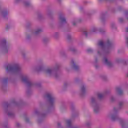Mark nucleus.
<instances>
[{
	"instance_id": "1",
	"label": "nucleus",
	"mask_w": 128,
	"mask_h": 128,
	"mask_svg": "<svg viewBox=\"0 0 128 128\" xmlns=\"http://www.w3.org/2000/svg\"><path fill=\"white\" fill-rule=\"evenodd\" d=\"M6 70L8 72H12L14 74H18L20 72V67L18 64L14 65H8L6 67Z\"/></svg>"
},
{
	"instance_id": "2",
	"label": "nucleus",
	"mask_w": 128,
	"mask_h": 128,
	"mask_svg": "<svg viewBox=\"0 0 128 128\" xmlns=\"http://www.w3.org/2000/svg\"><path fill=\"white\" fill-rule=\"evenodd\" d=\"M48 98L49 100L50 103V104H52L54 102V98L50 94H48L46 95Z\"/></svg>"
},
{
	"instance_id": "3",
	"label": "nucleus",
	"mask_w": 128,
	"mask_h": 128,
	"mask_svg": "<svg viewBox=\"0 0 128 128\" xmlns=\"http://www.w3.org/2000/svg\"><path fill=\"white\" fill-rule=\"evenodd\" d=\"M71 64L74 70H78V65L76 64V63H74V60H72Z\"/></svg>"
},
{
	"instance_id": "4",
	"label": "nucleus",
	"mask_w": 128,
	"mask_h": 128,
	"mask_svg": "<svg viewBox=\"0 0 128 128\" xmlns=\"http://www.w3.org/2000/svg\"><path fill=\"white\" fill-rule=\"evenodd\" d=\"M98 44L99 46H100L101 48H104V46H106V44H104V42L102 40L100 41Z\"/></svg>"
},
{
	"instance_id": "5",
	"label": "nucleus",
	"mask_w": 128,
	"mask_h": 128,
	"mask_svg": "<svg viewBox=\"0 0 128 128\" xmlns=\"http://www.w3.org/2000/svg\"><path fill=\"white\" fill-rule=\"evenodd\" d=\"M104 62L106 64L107 66H112V63L108 62V59L106 58H104Z\"/></svg>"
},
{
	"instance_id": "6",
	"label": "nucleus",
	"mask_w": 128,
	"mask_h": 128,
	"mask_svg": "<svg viewBox=\"0 0 128 128\" xmlns=\"http://www.w3.org/2000/svg\"><path fill=\"white\" fill-rule=\"evenodd\" d=\"M52 72V70L50 68H48L45 70L46 74H50Z\"/></svg>"
},
{
	"instance_id": "7",
	"label": "nucleus",
	"mask_w": 128,
	"mask_h": 128,
	"mask_svg": "<svg viewBox=\"0 0 128 128\" xmlns=\"http://www.w3.org/2000/svg\"><path fill=\"white\" fill-rule=\"evenodd\" d=\"M117 92H118L119 94H122V90L120 88L118 87L116 88Z\"/></svg>"
},
{
	"instance_id": "8",
	"label": "nucleus",
	"mask_w": 128,
	"mask_h": 128,
	"mask_svg": "<svg viewBox=\"0 0 128 128\" xmlns=\"http://www.w3.org/2000/svg\"><path fill=\"white\" fill-rule=\"evenodd\" d=\"M22 82H28V77H26V76L22 77Z\"/></svg>"
},
{
	"instance_id": "9",
	"label": "nucleus",
	"mask_w": 128,
	"mask_h": 128,
	"mask_svg": "<svg viewBox=\"0 0 128 128\" xmlns=\"http://www.w3.org/2000/svg\"><path fill=\"white\" fill-rule=\"evenodd\" d=\"M60 20H61L62 22H66V18L62 17V16H60Z\"/></svg>"
},
{
	"instance_id": "10",
	"label": "nucleus",
	"mask_w": 128,
	"mask_h": 128,
	"mask_svg": "<svg viewBox=\"0 0 128 128\" xmlns=\"http://www.w3.org/2000/svg\"><path fill=\"white\" fill-rule=\"evenodd\" d=\"M98 98H104V94H98Z\"/></svg>"
},
{
	"instance_id": "11",
	"label": "nucleus",
	"mask_w": 128,
	"mask_h": 128,
	"mask_svg": "<svg viewBox=\"0 0 128 128\" xmlns=\"http://www.w3.org/2000/svg\"><path fill=\"white\" fill-rule=\"evenodd\" d=\"M112 120H116V118H118V116L116 115L112 116Z\"/></svg>"
},
{
	"instance_id": "12",
	"label": "nucleus",
	"mask_w": 128,
	"mask_h": 128,
	"mask_svg": "<svg viewBox=\"0 0 128 128\" xmlns=\"http://www.w3.org/2000/svg\"><path fill=\"white\" fill-rule=\"evenodd\" d=\"M110 44H112V42H110V40H108L106 46H110Z\"/></svg>"
},
{
	"instance_id": "13",
	"label": "nucleus",
	"mask_w": 128,
	"mask_h": 128,
	"mask_svg": "<svg viewBox=\"0 0 128 128\" xmlns=\"http://www.w3.org/2000/svg\"><path fill=\"white\" fill-rule=\"evenodd\" d=\"M66 122L68 126H70V124H72V120H67Z\"/></svg>"
},
{
	"instance_id": "14",
	"label": "nucleus",
	"mask_w": 128,
	"mask_h": 128,
	"mask_svg": "<svg viewBox=\"0 0 128 128\" xmlns=\"http://www.w3.org/2000/svg\"><path fill=\"white\" fill-rule=\"evenodd\" d=\"M82 92H84L86 90V88H84V86H82L81 88Z\"/></svg>"
},
{
	"instance_id": "15",
	"label": "nucleus",
	"mask_w": 128,
	"mask_h": 128,
	"mask_svg": "<svg viewBox=\"0 0 128 128\" xmlns=\"http://www.w3.org/2000/svg\"><path fill=\"white\" fill-rule=\"evenodd\" d=\"M42 32V30L38 29L36 32V34H38V32Z\"/></svg>"
},
{
	"instance_id": "16",
	"label": "nucleus",
	"mask_w": 128,
	"mask_h": 128,
	"mask_svg": "<svg viewBox=\"0 0 128 128\" xmlns=\"http://www.w3.org/2000/svg\"><path fill=\"white\" fill-rule=\"evenodd\" d=\"M6 40H2V44H6Z\"/></svg>"
},
{
	"instance_id": "17",
	"label": "nucleus",
	"mask_w": 128,
	"mask_h": 128,
	"mask_svg": "<svg viewBox=\"0 0 128 128\" xmlns=\"http://www.w3.org/2000/svg\"><path fill=\"white\" fill-rule=\"evenodd\" d=\"M94 112H98V108H94Z\"/></svg>"
},
{
	"instance_id": "18",
	"label": "nucleus",
	"mask_w": 128,
	"mask_h": 128,
	"mask_svg": "<svg viewBox=\"0 0 128 128\" xmlns=\"http://www.w3.org/2000/svg\"><path fill=\"white\" fill-rule=\"evenodd\" d=\"M94 100H96V99H94V98H92V103L94 102Z\"/></svg>"
},
{
	"instance_id": "19",
	"label": "nucleus",
	"mask_w": 128,
	"mask_h": 128,
	"mask_svg": "<svg viewBox=\"0 0 128 128\" xmlns=\"http://www.w3.org/2000/svg\"><path fill=\"white\" fill-rule=\"evenodd\" d=\"M87 52H92V49H88V50H87Z\"/></svg>"
},
{
	"instance_id": "20",
	"label": "nucleus",
	"mask_w": 128,
	"mask_h": 128,
	"mask_svg": "<svg viewBox=\"0 0 128 128\" xmlns=\"http://www.w3.org/2000/svg\"><path fill=\"white\" fill-rule=\"evenodd\" d=\"M30 4V2H26L25 3V6H28Z\"/></svg>"
},
{
	"instance_id": "21",
	"label": "nucleus",
	"mask_w": 128,
	"mask_h": 128,
	"mask_svg": "<svg viewBox=\"0 0 128 128\" xmlns=\"http://www.w3.org/2000/svg\"><path fill=\"white\" fill-rule=\"evenodd\" d=\"M72 24L73 26H76V23L75 22H73Z\"/></svg>"
},
{
	"instance_id": "22",
	"label": "nucleus",
	"mask_w": 128,
	"mask_h": 128,
	"mask_svg": "<svg viewBox=\"0 0 128 128\" xmlns=\"http://www.w3.org/2000/svg\"><path fill=\"white\" fill-rule=\"evenodd\" d=\"M126 32H128V28H126Z\"/></svg>"
},
{
	"instance_id": "23",
	"label": "nucleus",
	"mask_w": 128,
	"mask_h": 128,
	"mask_svg": "<svg viewBox=\"0 0 128 128\" xmlns=\"http://www.w3.org/2000/svg\"><path fill=\"white\" fill-rule=\"evenodd\" d=\"M126 40L127 42H128V38H126Z\"/></svg>"
},
{
	"instance_id": "24",
	"label": "nucleus",
	"mask_w": 128,
	"mask_h": 128,
	"mask_svg": "<svg viewBox=\"0 0 128 128\" xmlns=\"http://www.w3.org/2000/svg\"><path fill=\"white\" fill-rule=\"evenodd\" d=\"M122 102H120V106H122Z\"/></svg>"
},
{
	"instance_id": "25",
	"label": "nucleus",
	"mask_w": 128,
	"mask_h": 128,
	"mask_svg": "<svg viewBox=\"0 0 128 128\" xmlns=\"http://www.w3.org/2000/svg\"><path fill=\"white\" fill-rule=\"evenodd\" d=\"M92 32H96V29H94V30H92Z\"/></svg>"
},
{
	"instance_id": "26",
	"label": "nucleus",
	"mask_w": 128,
	"mask_h": 128,
	"mask_svg": "<svg viewBox=\"0 0 128 128\" xmlns=\"http://www.w3.org/2000/svg\"><path fill=\"white\" fill-rule=\"evenodd\" d=\"M122 128H124V125L123 124H122Z\"/></svg>"
},
{
	"instance_id": "27",
	"label": "nucleus",
	"mask_w": 128,
	"mask_h": 128,
	"mask_svg": "<svg viewBox=\"0 0 128 128\" xmlns=\"http://www.w3.org/2000/svg\"><path fill=\"white\" fill-rule=\"evenodd\" d=\"M58 126H60V124H58Z\"/></svg>"
},
{
	"instance_id": "28",
	"label": "nucleus",
	"mask_w": 128,
	"mask_h": 128,
	"mask_svg": "<svg viewBox=\"0 0 128 128\" xmlns=\"http://www.w3.org/2000/svg\"><path fill=\"white\" fill-rule=\"evenodd\" d=\"M127 76L128 77V75H127Z\"/></svg>"
},
{
	"instance_id": "29",
	"label": "nucleus",
	"mask_w": 128,
	"mask_h": 128,
	"mask_svg": "<svg viewBox=\"0 0 128 128\" xmlns=\"http://www.w3.org/2000/svg\"><path fill=\"white\" fill-rule=\"evenodd\" d=\"M6 80H8V79H6Z\"/></svg>"
}]
</instances>
